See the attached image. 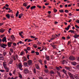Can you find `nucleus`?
<instances>
[{"label": "nucleus", "mask_w": 79, "mask_h": 79, "mask_svg": "<svg viewBox=\"0 0 79 79\" xmlns=\"http://www.w3.org/2000/svg\"><path fill=\"white\" fill-rule=\"evenodd\" d=\"M28 63L29 66L31 65L32 64V60H28Z\"/></svg>", "instance_id": "nucleus-1"}, {"label": "nucleus", "mask_w": 79, "mask_h": 79, "mask_svg": "<svg viewBox=\"0 0 79 79\" xmlns=\"http://www.w3.org/2000/svg\"><path fill=\"white\" fill-rule=\"evenodd\" d=\"M2 42H6V37H4L3 39L2 40Z\"/></svg>", "instance_id": "nucleus-2"}, {"label": "nucleus", "mask_w": 79, "mask_h": 79, "mask_svg": "<svg viewBox=\"0 0 79 79\" xmlns=\"http://www.w3.org/2000/svg\"><path fill=\"white\" fill-rule=\"evenodd\" d=\"M24 73H25V74H27V73H28V69H24Z\"/></svg>", "instance_id": "nucleus-3"}, {"label": "nucleus", "mask_w": 79, "mask_h": 79, "mask_svg": "<svg viewBox=\"0 0 79 79\" xmlns=\"http://www.w3.org/2000/svg\"><path fill=\"white\" fill-rule=\"evenodd\" d=\"M8 47H11V45L12 44V43L11 42H9L7 43Z\"/></svg>", "instance_id": "nucleus-4"}, {"label": "nucleus", "mask_w": 79, "mask_h": 79, "mask_svg": "<svg viewBox=\"0 0 79 79\" xmlns=\"http://www.w3.org/2000/svg\"><path fill=\"white\" fill-rule=\"evenodd\" d=\"M7 45L4 44H2V45H1V47L2 48H5V47H7Z\"/></svg>", "instance_id": "nucleus-5"}, {"label": "nucleus", "mask_w": 79, "mask_h": 79, "mask_svg": "<svg viewBox=\"0 0 79 79\" xmlns=\"http://www.w3.org/2000/svg\"><path fill=\"white\" fill-rule=\"evenodd\" d=\"M69 59H70V60H72V61H73V60H74L75 58L74 57L70 56V57H69Z\"/></svg>", "instance_id": "nucleus-6"}, {"label": "nucleus", "mask_w": 79, "mask_h": 79, "mask_svg": "<svg viewBox=\"0 0 79 79\" xmlns=\"http://www.w3.org/2000/svg\"><path fill=\"white\" fill-rule=\"evenodd\" d=\"M18 66L19 68V69H20L21 70H22V69H21V68H22V66H21V64H20L19 65H18L17 67H18Z\"/></svg>", "instance_id": "nucleus-7"}, {"label": "nucleus", "mask_w": 79, "mask_h": 79, "mask_svg": "<svg viewBox=\"0 0 79 79\" xmlns=\"http://www.w3.org/2000/svg\"><path fill=\"white\" fill-rule=\"evenodd\" d=\"M35 65L36 69H40V68H39V66L38 64H35Z\"/></svg>", "instance_id": "nucleus-8"}, {"label": "nucleus", "mask_w": 79, "mask_h": 79, "mask_svg": "<svg viewBox=\"0 0 79 79\" xmlns=\"http://www.w3.org/2000/svg\"><path fill=\"white\" fill-rule=\"evenodd\" d=\"M71 27V26L69 25L68 26L67 28H65V29L67 31H68L69 29V27Z\"/></svg>", "instance_id": "nucleus-9"}, {"label": "nucleus", "mask_w": 79, "mask_h": 79, "mask_svg": "<svg viewBox=\"0 0 79 79\" xmlns=\"http://www.w3.org/2000/svg\"><path fill=\"white\" fill-rule=\"evenodd\" d=\"M73 37L75 39H76V38H77L79 37V35H77L76 34H75Z\"/></svg>", "instance_id": "nucleus-10"}, {"label": "nucleus", "mask_w": 79, "mask_h": 79, "mask_svg": "<svg viewBox=\"0 0 79 79\" xmlns=\"http://www.w3.org/2000/svg\"><path fill=\"white\" fill-rule=\"evenodd\" d=\"M11 39H12V40H14L15 39V37L14 36V35H12L11 36Z\"/></svg>", "instance_id": "nucleus-11"}, {"label": "nucleus", "mask_w": 79, "mask_h": 79, "mask_svg": "<svg viewBox=\"0 0 79 79\" xmlns=\"http://www.w3.org/2000/svg\"><path fill=\"white\" fill-rule=\"evenodd\" d=\"M6 16L8 18V19H10V14H7L6 15Z\"/></svg>", "instance_id": "nucleus-12"}, {"label": "nucleus", "mask_w": 79, "mask_h": 79, "mask_svg": "<svg viewBox=\"0 0 79 79\" xmlns=\"http://www.w3.org/2000/svg\"><path fill=\"white\" fill-rule=\"evenodd\" d=\"M62 71L63 73H64V74H67V73H66V72H67V71L64 70V69H63Z\"/></svg>", "instance_id": "nucleus-13"}, {"label": "nucleus", "mask_w": 79, "mask_h": 79, "mask_svg": "<svg viewBox=\"0 0 79 79\" xmlns=\"http://www.w3.org/2000/svg\"><path fill=\"white\" fill-rule=\"evenodd\" d=\"M36 6H31V10H33V9H35V8Z\"/></svg>", "instance_id": "nucleus-14"}, {"label": "nucleus", "mask_w": 79, "mask_h": 79, "mask_svg": "<svg viewBox=\"0 0 79 79\" xmlns=\"http://www.w3.org/2000/svg\"><path fill=\"white\" fill-rule=\"evenodd\" d=\"M24 66H25V67H26L27 66V62H25L24 63Z\"/></svg>", "instance_id": "nucleus-15"}, {"label": "nucleus", "mask_w": 79, "mask_h": 79, "mask_svg": "<svg viewBox=\"0 0 79 79\" xmlns=\"http://www.w3.org/2000/svg\"><path fill=\"white\" fill-rule=\"evenodd\" d=\"M6 63V62L3 63V66L4 68L6 67V64H5Z\"/></svg>", "instance_id": "nucleus-16"}, {"label": "nucleus", "mask_w": 79, "mask_h": 79, "mask_svg": "<svg viewBox=\"0 0 79 79\" xmlns=\"http://www.w3.org/2000/svg\"><path fill=\"white\" fill-rule=\"evenodd\" d=\"M4 31H5V30L3 29H0V32H1L2 33L3 32H4Z\"/></svg>", "instance_id": "nucleus-17"}, {"label": "nucleus", "mask_w": 79, "mask_h": 79, "mask_svg": "<svg viewBox=\"0 0 79 79\" xmlns=\"http://www.w3.org/2000/svg\"><path fill=\"white\" fill-rule=\"evenodd\" d=\"M27 4L26 3V2H25L24 3H23V6H25L26 7L27 6Z\"/></svg>", "instance_id": "nucleus-18"}, {"label": "nucleus", "mask_w": 79, "mask_h": 79, "mask_svg": "<svg viewBox=\"0 0 79 79\" xmlns=\"http://www.w3.org/2000/svg\"><path fill=\"white\" fill-rule=\"evenodd\" d=\"M65 68L66 69V70H69H69L71 69V68H69V67H65Z\"/></svg>", "instance_id": "nucleus-19"}, {"label": "nucleus", "mask_w": 79, "mask_h": 79, "mask_svg": "<svg viewBox=\"0 0 79 79\" xmlns=\"http://www.w3.org/2000/svg\"><path fill=\"white\" fill-rule=\"evenodd\" d=\"M33 47H34V48H37V45L34 44L33 45Z\"/></svg>", "instance_id": "nucleus-20"}, {"label": "nucleus", "mask_w": 79, "mask_h": 79, "mask_svg": "<svg viewBox=\"0 0 79 79\" xmlns=\"http://www.w3.org/2000/svg\"><path fill=\"white\" fill-rule=\"evenodd\" d=\"M4 58H3V56H0V60H4Z\"/></svg>", "instance_id": "nucleus-21"}, {"label": "nucleus", "mask_w": 79, "mask_h": 79, "mask_svg": "<svg viewBox=\"0 0 79 79\" xmlns=\"http://www.w3.org/2000/svg\"><path fill=\"white\" fill-rule=\"evenodd\" d=\"M19 77L20 78V79H22L23 78V77L22 76V75L20 73L19 74Z\"/></svg>", "instance_id": "nucleus-22"}, {"label": "nucleus", "mask_w": 79, "mask_h": 79, "mask_svg": "<svg viewBox=\"0 0 79 79\" xmlns=\"http://www.w3.org/2000/svg\"><path fill=\"white\" fill-rule=\"evenodd\" d=\"M19 14V11H18L17 12V13L16 14V17H18V16Z\"/></svg>", "instance_id": "nucleus-23"}, {"label": "nucleus", "mask_w": 79, "mask_h": 79, "mask_svg": "<svg viewBox=\"0 0 79 79\" xmlns=\"http://www.w3.org/2000/svg\"><path fill=\"white\" fill-rule=\"evenodd\" d=\"M72 64H73V65H76V62H72Z\"/></svg>", "instance_id": "nucleus-24"}, {"label": "nucleus", "mask_w": 79, "mask_h": 79, "mask_svg": "<svg viewBox=\"0 0 79 79\" xmlns=\"http://www.w3.org/2000/svg\"><path fill=\"white\" fill-rule=\"evenodd\" d=\"M4 68L6 69V70H9V69L8 68H7V67H5V68ZM6 71V72H9V71Z\"/></svg>", "instance_id": "nucleus-25"}, {"label": "nucleus", "mask_w": 79, "mask_h": 79, "mask_svg": "<svg viewBox=\"0 0 79 79\" xmlns=\"http://www.w3.org/2000/svg\"><path fill=\"white\" fill-rule=\"evenodd\" d=\"M38 61L42 65L43 64H42V60H39Z\"/></svg>", "instance_id": "nucleus-26"}, {"label": "nucleus", "mask_w": 79, "mask_h": 79, "mask_svg": "<svg viewBox=\"0 0 79 79\" xmlns=\"http://www.w3.org/2000/svg\"><path fill=\"white\" fill-rule=\"evenodd\" d=\"M23 58H24V59L23 60V62L27 60V58H26V57H23Z\"/></svg>", "instance_id": "nucleus-27"}, {"label": "nucleus", "mask_w": 79, "mask_h": 79, "mask_svg": "<svg viewBox=\"0 0 79 79\" xmlns=\"http://www.w3.org/2000/svg\"><path fill=\"white\" fill-rule=\"evenodd\" d=\"M74 77L76 79H79V77L78 76H77L76 75H74Z\"/></svg>", "instance_id": "nucleus-28"}, {"label": "nucleus", "mask_w": 79, "mask_h": 79, "mask_svg": "<svg viewBox=\"0 0 79 79\" xmlns=\"http://www.w3.org/2000/svg\"><path fill=\"white\" fill-rule=\"evenodd\" d=\"M61 61L62 62V64H64V63H65V62H66V61L65 60H63V61Z\"/></svg>", "instance_id": "nucleus-29"}, {"label": "nucleus", "mask_w": 79, "mask_h": 79, "mask_svg": "<svg viewBox=\"0 0 79 79\" xmlns=\"http://www.w3.org/2000/svg\"><path fill=\"white\" fill-rule=\"evenodd\" d=\"M46 58L47 60H48V61H49L50 60V58L49 57V56H47L46 57Z\"/></svg>", "instance_id": "nucleus-30"}, {"label": "nucleus", "mask_w": 79, "mask_h": 79, "mask_svg": "<svg viewBox=\"0 0 79 79\" xmlns=\"http://www.w3.org/2000/svg\"><path fill=\"white\" fill-rule=\"evenodd\" d=\"M59 11L60 12V13H64V10H60Z\"/></svg>", "instance_id": "nucleus-31"}, {"label": "nucleus", "mask_w": 79, "mask_h": 79, "mask_svg": "<svg viewBox=\"0 0 79 79\" xmlns=\"http://www.w3.org/2000/svg\"><path fill=\"white\" fill-rule=\"evenodd\" d=\"M27 50H28V51H29V50H31V48L30 47H27Z\"/></svg>", "instance_id": "nucleus-32"}, {"label": "nucleus", "mask_w": 79, "mask_h": 79, "mask_svg": "<svg viewBox=\"0 0 79 79\" xmlns=\"http://www.w3.org/2000/svg\"><path fill=\"white\" fill-rule=\"evenodd\" d=\"M52 47L53 48L55 49V48H56V47H56V45H52Z\"/></svg>", "instance_id": "nucleus-33"}, {"label": "nucleus", "mask_w": 79, "mask_h": 79, "mask_svg": "<svg viewBox=\"0 0 79 79\" xmlns=\"http://www.w3.org/2000/svg\"><path fill=\"white\" fill-rule=\"evenodd\" d=\"M45 73H48V69H46L44 70Z\"/></svg>", "instance_id": "nucleus-34"}, {"label": "nucleus", "mask_w": 79, "mask_h": 79, "mask_svg": "<svg viewBox=\"0 0 79 79\" xmlns=\"http://www.w3.org/2000/svg\"><path fill=\"white\" fill-rule=\"evenodd\" d=\"M10 17L14 19V16H13V14H12L10 15Z\"/></svg>", "instance_id": "nucleus-35"}, {"label": "nucleus", "mask_w": 79, "mask_h": 79, "mask_svg": "<svg viewBox=\"0 0 79 79\" xmlns=\"http://www.w3.org/2000/svg\"><path fill=\"white\" fill-rule=\"evenodd\" d=\"M54 11L55 13H56V12H57V10L55 8L54 9Z\"/></svg>", "instance_id": "nucleus-36"}, {"label": "nucleus", "mask_w": 79, "mask_h": 79, "mask_svg": "<svg viewBox=\"0 0 79 79\" xmlns=\"http://www.w3.org/2000/svg\"><path fill=\"white\" fill-rule=\"evenodd\" d=\"M30 7H31V6L28 5V6H27L26 7V9H29V8H30Z\"/></svg>", "instance_id": "nucleus-37"}, {"label": "nucleus", "mask_w": 79, "mask_h": 79, "mask_svg": "<svg viewBox=\"0 0 79 79\" xmlns=\"http://www.w3.org/2000/svg\"><path fill=\"white\" fill-rule=\"evenodd\" d=\"M75 27H76L77 29H79V27L78 26H77V25H75Z\"/></svg>", "instance_id": "nucleus-38"}, {"label": "nucleus", "mask_w": 79, "mask_h": 79, "mask_svg": "<svg viewBox=\"0 0 79 79\" xmlns=\"http://www.w3.org/2000/svg\"><path fill=\"white\" fill-rule=\"evenodd\" d=\"M24 54V52H22L20 53V55H23V54Z\"/></svg>", "instance_id": "nucleus-39"}, {"label": "nucleus", "mask_w": 79, "mask_h": 79, "mask_svg": "<svg viewBox=\"0 0 79 79\" xmlns=\"http://www.w3.org/2000/svg\"><path fill=\"white\" fill-rule=\"evenodd\" d=\"M23 31H21L20 33H19V35H22V34H23Z\"/></svg>", "instance_id": "nucleus-40"}, {"label": "nucleus", "mask_w": 79, "mask_h": 79, "mask_svg": "<svg viewBox=\"0 0 79 79\" xmlns=\"http://www.w3.org/2000/svg\"><path fill=\"white\" fill-rule=\"evenodd\" d=\"M10 51L12 53H13V49L10 48Z\"/></svg>", "instance_id": "nucleus-41"}, {"label": "nucleus", "mask_w": 79, "mask_h": 79, "mask_svg": "<svg viewBox=\"0 0 79 79\" xmlns=\"http://www.w3.org/2000/svg\"><path fill=\"white\" fill-rule=\"evenodd\" d=\"M12 63H13V60H10L9 64H12Z\"/></svg>", "instance_id": "nucleus-42"}, {"label": "nucleus", "mask_w": 79, "mask_h": 79, "mask_svg": "<svg viewBox=\"0 0 79 79\" xmlns=\"http://www.w3.org/2000/svg\"><path fill=\"white\" fill-rule=\"evenodd\" d=\"M35 53L37 55H39V53L38 52H35Z\"/></svg>", "instance_id": "nucleus-43"}, {"label": "nucleus", "mask_w": 79, "mask_h": 79, "mask_svg": "<svg viewBox=\"0 0 79 79\" xmlns=\"http://www.w3.org/2000/svg\"><path fill=\"white\" fill-rule=\"evenodd\" d=\"M62 39H63V40H66V38H65V37H64V36H63L62 37Z\"/></svg>", "instance_id": "nucleus-44"}, {"label": "nucleus", "mask_w": 79, "mask_h": 79, "mask_svg": "<svg viewBox=\"0 0 79 79\" xmlns=\"http://www.w3.org/2000/svg\"><path fill=\"white\" fill-rule=\"evenodd\" d=\"M56 69H57V70H60V69L59 67H56Z\"/></svg>", "instance_id": "nucleus-45"}, {"label": "nucleus", "mask_w": 79, "mask_h": 79, "mask_svg": "<svg viewBox=\"0 0 79 79\" xmlns=\"http://www.w3.org/2000/svg\"><path fill=\"white\" fill-rule=\"evenodd\" d=\"M34 73H36V70L35 69H34Z\"/></svg>", "instance_id": "nucleus-46"}, {"label": "nucleus", "mask_w": 79, "mask_h": 79, "mask_svg": "<svg viewBox=\"0 0 79 79\" xmlns=\"http://www.w3.org/2000/svg\"><path fill=\"white\" fill-rule=\"evenodd\" d=\"M50 74H54V73L53 71H52L50 72Z\"/></svg>", "instance_id": "nucleus-47"}, {"label": "nucleus", "mask_w": 79, "mask_h": 79, "mask_svg": "<svg viewBox=\"0 0 79 79\" xmlns=\"http://www.w3.org/2000/svg\"><path fill=\"white\" fill-rule=\"evenodd\" d=\"M71 33H73V34H75V33H74V31L72 30Z\"/></svg>", "instance_id": "nucleus-48"}, {"label": "nucleus", "mask_w": 79, "mask_h": 79, "mask_svg": "<svg viewBox=\"0 0 79 79\" xmlns=\"http://www.w3.org/2000/svg\"><path fill=\"white\" fill-rule=\"evenodd\" d=\"M16 73V70H14V71L13 72V74H15V73Z\"/></svg>", "instance_id": "nucleus-49"}, {"label": "nucleus", "mask_w": 79, "mask_h": 79, "mask_svg": "<svg viewBox=\"0 0 79 79\" xmlns=\"http://www.w3.org/2000/svg\"><path fill=\"white\" fill-rule=\"evenodd\" d=\"M64 12H65V13H68V12H69V11L68 10H65Z\"/></svg>", "instance_id": "nucleus-50"}, {"label": "nucleus", "mask_w": 79, "mask_h": 79, "mask_svg": "<svg viewBox=\"0 0 79 79\" xmlns=\"http://www.w3.org/2000/svg\"><path fill=\"white\" fill-rule=\"evenodd\" d=\"M14 46H16V44L15 43H14L13 44Z\"/></svg>", "instance_id": "nucleus-51"}, {"label": "nucleus", "mask_w": 79, "mask_h": 79, "mask_svg": "<svg viewBox=\"0 0 79 79\" xmlns=\"http://www.w3.org/2000/svg\"><path fill=\"white\" fill-rule=\"evenodd\" d=\"M24 50L26 52V53H28V51H27V50L24 49Z\"/></svg>", "instance_id": "nucleus-52"}, {"label": "nucleus", "mask_w": 79, "mask_h": 79, "mask_svg": "<svg viewBox=\"0 0 79 79\" xmlns=\"http://www.w3.org/2000/svg\"><path fill=\"white\" fill-rule=\"evenodd\" d=\"M69 76H70V77H73V74L70 75Z\"/></svg>", "instance_id": "nucleus-53"}, {"label": "nucleus", "mask_w": 79, "mask_h": 79, "mask_svg": "<svg viewBox=\"0 0 79 79\" xmlns=\"http://www.w3.org/2000/svg\"><path fill=\"white\" fill-rule=\"evenodd\" d=\"M37 7H38V8H42V7H41V6H39V5H38L37 6Z\"/></svg>", "instance_id": "nucleus-54"}, {"label": "nucleus", "mask_w": 79, "mask_h": 79, "mask_svg": "<svg viewBox=\"0 0 79 79\" xmlns=\"http://www.w3.org/2000/svg\"><path fill=\"white\" fill-rule=\"evenodd\" d=\"M30 56V55H28L27 56V58H28V60H29V56Z\"/></svg>", "instance_id": "nucleus-55"}, {"label": "nucleus", "mask_w": 79, "mask_h": 79, "mask_svg": "<svg viewBox=\"0 0 79 79\" xmlns=\"http://www.w3.org/2000/svg\"><path fill=\"white\" fill-rule=\"evenodd\" d=\"M0 71H1V72L3 73V72H4V71H5V70H0Z\"/></svg>", "instance_id": "nucleus-56"}, {"label": "nucleus", "mask_w": 79, "mask_h": 79, "mask_svg": "<svg viewBox=\"0 0 79 79\" xmlns=\"http://www.w3.org/2000/svg\"><path fill=\"white\" fill-rule=\"evenodd\" d=\"M6 10H10V8H9L7 7V8H6Z\"/></svg>", "instance_id": "nucleus-57"}, {"label": "nucleus", "mask_w": 79, "mask_h": 79, "mask_svg": "<svg viewBox=\"0 0 79 79\" xmlns=\"http://www.w3.org/2000/svg\"><path fill=\"white\" fill-rule=\"evenodd\" d=\"M76 68H77V69H79V65H78L77 66H76Z\"/></svg>", "instance_id": "nucleus-58"}, {"label": "nucleus", "mask_w": 79, "mask_h": 79, "mask_svg": "<svg viewBox=\"0 0 79 79\" xmlns=\"http://www.w3.org/2000/svg\"><path fill=\"white\" fill-rule=\"evenodd\" d=\"M35 37V36H31V38H32L33 39H34Z\"/></svg>", "instance_id": "nucleus-59"}, {"label": "nucleus", "mask_w": 79, "mask_h": 79, "mask_svg": "<svg viewBox=\"0 0 79 79\" xmlns=\"http://www.w3.org/2000/svg\"><path fill=\"white\" fill-rule=\"evenodd\" d=\"M3 54L4 56H5L6 54V52H3Z\"/></svg>", "instance_id": "nucleus-60"}, {"label": "nucleus", "mask_w": 79, "mask_h": 79, "mask_svg": "<svg viewBox=\"0 0 79 79\" xmlns=\"http://www.w3.org/2000/svg\"><path fill=\"white\" fill-rule=\"evenodd\" d=\"M37 45H40L41 44V43H40V42H38Z\"/></svg>", "instance_id": "nucleus-61"}, {"label": "nucleus", "mask_w": 79, "mask_h": 79, "mask_svg": "<svg viewBox=\"0 0 79 79\" xmlns=\"http://www.w3.org/2000/svg\"><path fill=\"white\" fill-rule=\"evenodd\" d=\"M77 61H79V57H77Z\"/></svg>", "instance_id": "nucleus-62"}, {"label": "nucleus", "mask_w": 79, "mask_h": 79, "mask_svg": "<svg viewBox=\"0 0 79 79\" xmlns=\"http://www.w3.org/2000/svg\"><path fill=\"white\" fill-rule=\"evenodd\" d=\"M76 22L77 23H79V20H77V21H76Z\"/></svg>", "instance_id": "nucleus-63"}, {"label": "nucleus", "mask_w": 79, "mask_h": 79, "mask_svg": "<svg viewBox=\"0 0 79 79\" xmlns=\"http://www.w3.org/2000/svg\"><path fill=\"white\" fill-rule=\"evenodd\" d=\"M19 15H20V16H21V17H22V16H23V14L22 13L21 14H20Z\"/></svg>", "instance_id": "nucleus-64"}]
</instances>
